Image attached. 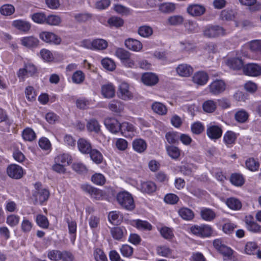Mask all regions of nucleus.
I'll return each mask as SVG.
<instances>
[{
  "instance_id": "6e6d98bb",
  "label": "nucleus",
  "mask_w": 261,
  "mask_h": 261,
  "mask_svg": "<svg viewBox=\"0 0 261 261\" xmlns=\"http://www.w3.org/2000/svg\"><path fill=\"white\" fill-rule=\"evenodd\" d=\"M20 220L19 216L12 214L8 215L6 219V223L11 227H15L17 226Z\"/></svg>"
},
{
  "instance_id": "f704fd0d",
  "label": "nucleus",
  "mask_w": 261,
  "mask_h": 261,
  "mask_svg": "<svg viewBox=\"0 0 261 261\" xmlns=\"http://www.w3.org/2000/svg\"><path fill=\"white\" fill-rule=\"evenodd\" d=\"M82 189L85 192L89 194L94 198H96L100 195V191L96 188L92 187L89 185H83L81 186Z\"/></svg>"
},
{
  "instance_id": "a878e982",
  "label": "nucleus",
  "mask_w": 261,
  "mask_h": 261,
  "mask_svg": "<svg viewBox=\"0 0 261 261\" xmlns=\"http://www.w3.org/2000/svg\"><path fill=\"white\" fill-rule=\"evenodd\" d=\"M101 93L105 97L112 98L115 95V88L112 84L103 85L101 88Z\"/></svg>"
},
{
  "instance_id": "412c9836",
  "label": "nucleus",
  "mask_w": 261,
  "mask_h": 261,
  "mask_svg": "<svg viewBox=\"0 0 261 261\" xmlns=\"http://www.w3.org/2000/svg\"><path fill=\"white\" fill-rule=\"evenodd\" d=\"M133 147L136 152L142 153L146 149L147 144L144 140L137 139L133 141Z\"/></svg>"
},
{
  "instance_id": "bf43d9fd",
  "label": "nucleus",
  "mask_w": 261,
  "mask_h": 261,
  "mask_svg": "<svg viewBox=\"0 0 261 261\" xmlns=\"http://www.w3.org/2000/svg\"><path fill=\"white\" fill-rule=\"evenodd\" d=\"M22 135L23 139L28 141H32L36 138L34 132L30 128L24 129L22 132Z\"/></svg>"
},
{
  "instance_id": "0e129e2a",
  "label": "nucleus",
  "mask_w": 261,
  "mask_h": 261,
  "mask_svg": "<svg viewBox=\"0 0 261 261\" xmlns=\"http://www.w3.org/2000/svg\"><path fill=\"white\" fill-rule=\"evenodd\" d=\"M32 223L26 218L24 217L21 224V229L22 232L27 233L30 232L32 228Z\"/></svg>"
},
{
  "instance_id": "ddd939ff",
  "label": "nucleus",
  "mask_w": 261,
  "mask_h": 261,
  "mask_svg": "<svg viewBox=\"0 0 261 261\" xmlns=\"http://www.w3.org/2000/svg\"><path fill=\"white\" fill-rule=\"evenodd\" d=\"M225 64L229 68L234 70L240 69L243 66V62L242 59L236 57L228 58L225 60Z\"/></svg>"
},
{
  "instance_id": "c85d7f7f",
  "label": "nucleus",
  "mask_w": 261,
  "mask_h": 261,
  "mask_svg": "<svg viewBox=\"0 0 261 261\" xmlns=\"http://www.w3.org/2000/svg\"><path fill=\"white\" fill-rule=\"evenodd\" d=\"M226 205L232 210H239L242 207V203L237 198L230 197L226 201Z\"/></svg>"
},
{
  "instance_id": "4d7b16f0",
  "label": "nucleus",
  "mask_w": 261,
  "mask_h": 261,
  "mask_svg": "<svg viewBox=\"0 0 261 261\" xmlns=\"http://www.w3.org/2000/svg\"><path fill=\"white\" fill-rule=\"evenodd\" d=\"M61 22V18L56 15H50L46 17V23L50 25H58Z\"/></svg>"
},
{
  "instance_id": "c9c22d12",
  "label": "nucleus",
  "mask_w": 261,
  "mask_h": 261,
  "mask_svg": "<svg viewBox=\"0 0 261 261\" xmlns=\"http://www.w3.org/2000/svg\"><path fill=\"white\" fill-rule=\"evenodd\" d=\"M108 47V42L102 39H96L93 40V49L103 50Z\"/></svg>"
},
{
  "instance_id": "f3484780",
  "label": "nucleus",
  "mask_w": 261,
  "mask_h": 261,
  "mask_svg": "<svg viewBox=\"0 0 261 261\" xmlns=\"http://www.w3.org/2000/svg\"><path fill=\"white\" fill-rule=\"evenodd\" d=\"M142 82L148 86H153L158 83L159 79L158 76L151 72H147L144 73L142 76Z\"/></svg>"
},
{
  "instance_id": "79ce46f5",
  "label": "nucleus",
  "mask_w": 261,
  "mask_h": 261,
  "mask_svg": "<svg viewBox=\"0 0 261 261\" xmlns=\"http://www.w3.org/2000/svg\"><path fill=\"white\" fill-rule=\"evenodd\" d=\"M36 221L37 224L42 228H47L49 226V222L46 217L45 216L39 214L37 215Z\"/></svg>"
},
{
  "instance_id": "f257e3e1",
  "label": "nucleus",
  "mask_w": 261,
  "mask_h": 261,
  "mask_svg": "<svg viewBox=\"0 0 261 261\" xmlns=\"http://www.w3.org/2000/svg\"><path fill=\"white\" fill-rule=\"evenodd\" d=\"M104 123L107 129L112 133L117 134L120 132L121 134L126 137L130 136V126L128 123L120 124L116 119L108 117L105 119Z\"/></svg>"
},
{
  "instance_id": "473e14b6",
  "label": "nucleus",
  "mask_w": 261,
  "mask_h": 261,
  "mask_svg": "<svg viewBox=\"0 0 261 261\" xmlns=\"http://www.w3.org/2000/svg\"><path fill=\"white\" fill-rule=\"evenodd\" d=\"M203 110L206 113H213L217 108V102L213 100L204 101L202 105Z\"/></svg>"
},
{
  "instance_id": "2eb2a0df",
  "label": "nucleus",
  "mask_w": 261,
  "mask_h": 261,
  "mask_svg": "<svg viewBox=\"0 0 261 261\" xmlns=\"http://www.w3.org/2000/svg\"><path fill=\"white\" fill-rule=\"evenodd\" d=\"M177 73L180 76L188 77L193 72V68L187 64H181L176 68Z\"/></svg>"
},
{
  "instance_id": "c756f323",
  "label": "nucleus",
  "mask_w": 261,
  "mask_h": 261,
  "mask_svg": "<svg viewBox=\"0 0 261 261\" xmlns=\"http://www.w3.org/2000/svg\"><path fill=\"white\" fill-rule=\"evenodd\" d=\"M72 158L69 154L63 153L60 154L55 158V163H58L62 165H69L71 163Z\"/></svg>"
},
{
  "instance_id": "69168bd1",
  "label": "nucleus",
  "mask_w": 261,
  "mask_h": 261,
  "mask_svg": "<svg viewBox=\"0 0 261 261\" xmlns=\"http://www.w3.org/2000/svg\"><path fill=\"white\" fill-rule=\"evenodd\" d=\"M179 200L178 197L174 194H167L164 197V201L168 204H176Z\"/></svg>"
},
{
  "instance_id": "dca6fc26",
  "label": "nucleus",
  "mask_w": 261,
  "mask_h": 261,
  "mask_svg": "<svg viewBox=\"0 0 261 261\" xmlns=\"http://www.w3.org/2000/svg\"><path fill=\"white\" fill-rule=\"evenodd\" d=\"M208 80L207 74L204 71L196 72L192 77L193 82L198 85H204L206 84Z\"/></svg>"
},
{
  "instance_id": "393cba45",
  "label": "nucleus",
  "mask_w": 261,
  "mask_h": 261,
  "mask_svg": "<svg viewBox=\"0 0 261 261\" xmlns=\"http://www.w3.org/2000/svg\"><path fill=\"white\" fill-rule=\"evenodd\" d=\"M178 213L180 217L184 220L190 221L194 217V212L190 208L187 207H182L180 208Z\"/></svg>"
},
{
  "instance_id": "6ab92c4d",
  "label": "nucleus",
  "mask_w": 261,
  "mask_h": 261,
  "mask_svg": "<svg viewBox=\"0 0 261 261\" xmlns=\"http://www.w3.org/2000/svg\"><path fill=\"white\" fill-rule=\"evenodd\" d=\"M77 147L79 150L84 154H88L92 150L90 143L84 138H81L78 140Z\"/></svg>"
},
{
  "instance_id": "de8ad7c7",
  "label": "nucleus",
  "mask_w": 261,
  "mask_h": 261,
  "mask_svg": "<svg viewBox=\"0 0 261 261\" xmlns=\"http://www.w3.org/2000/svg\"><path fill=\"white\" fill-rule=\"evenodd\" d=\"M85 79V74L81 70H77L74 72L72 76L73 83L76 84L82 83Z\"/></svg>"
},
{
  "instance_id": "c03bdc74",
  "label": "nucleus",
  "mask_w": 261,
  "mask_h": 261,
  "mask_svg": "<svg viewBox=\"0 0 261 261\" xmlns=\"http://www.w3.org/2000/svg\"><path fill=\"white\" fill-rule=\"evenodd\" d=\"M184 22V18L180 15H173L169 17L167 19L168 24L171 25H179Z\"/></svg>"
},
{
  "instance_id": "37998d69",
  "label": "nucleus",
  "mask_w": 261,
  "mask_h": 261,
  "mask_svg": "<svg viewBox=\"0 0 261 261\" xmlns=\"http://www.w3.org/2000/svg\"><path fill=\"white\" fill-rule=\"evenodd\" d=\"M175 9V5L170 3H163L161 4L159 6L160 11L164 13H172Z\"/></svg>"
},
{
  "instance_id": "f8f14e48",
  "label": "nucleus",
  "mask_w": 261,
  "mask_h": 261,
  "mask_svg": "<svg viewBox=\"0 0 261 261\" xmlns=\"http://www.w3.org/2000/svg\"><path fill=\"white\" fill-rule=\"evenodd\" d=\"M187 11L192 16H200L204 13L205 8L202 5L193 4L188 7Z\"/></svg>"
},
{
  "instance_id": "39448f33",
  "label": "nucleus",
  "mask_w": 261,
  "mask_h": 261,
  "mask_svg": "<svg viewBox=\"0 0 261 261\" xmlns=\"http://www.w3.org/2000/svg\"><path fill=\"white\" fill-rule=\"evenodd\" d=\"M7 174L11 178L19 179L24 175V171L21 167L16 164H11L7 168Z\"/></svg>"
},
{
  "instance_id": "603ef678",
  "label": "nucleus",
  "mask_w": 261,
  "mask_h": 261,
  "mask_svg": "<svg viewBox=\"0 0 261 261\" xmlns=\"http://www.w3.org/2000/svg\"><path fill=\"white\" fill-rule=\"evenodd\" d=\"M166 139L169 144H175L178 142L179 135L177 132H168L165 135Z\"/></svg>"
},
{
  "instance_id": "7ed1b4c3",
  "label": "nucleus",
  "mask_w": 261,
  "mask_h": 261,
  "mask_svg": "<svg viewBox=\"0 0 261 261\" xmlns=\"http://www.w3.org/2000/svg\"><path fill=\"white\" fill-rule=\"evenodd\" d=\"M191 231L194 234L203 238L210 237L213 232L212 227L208 225H195L191 227Z\"/></svg>"
},
{
  "instance_id": "49530a36",
  "label": "nucleus",
  "mask_w": 261,
  "mask_h": 261,
  "mask_svg": "<svg viewBox=\"0 0 261 261\" xmlns=\"http://www.w3.org/2000/svg\"><path fill=\"white\" fill-rule=\"evenodd\" d=\"M220 17L223 20H232L234 17V13L232 10L224 9L221 12Z\"/></svg>"
},
{
  "instance_id": "5701e85b",
  "label": "nucleus",
  "mask_w": 261,
  "mask_h": 261,
  "mask_svg": "<svg viewBox=\"0 0 261 261\" xmlns=\"http://www.w3.org/2000/svg\"><path fill=\"white\" fill-rule=\"evenodd\" d=\"M12 25L18 30L24 32H28L31 29V24L30 23L22 20L13 21Z\"/></svg>"
},
{
  "instance_id": "09e8293b",
  "label": "nucleus",
  "mask_w": 261,
  "mask_h": 261,
  "mask_svg": "<svg viewBox=\"0 0 261 261\" xmlns=\"http://www.w3.org/2000/svg\"><path fill=\"white\" fill-rule=\"evenodd\" d=\"M245 164L248 169L251 171H257L259 168V163L253 158H249L246 161Z\"/></svg>"
},
{
  "instance_id": "58836bf2",
  "label": "nucleus",
  "mask_w": 261,
  "mask_h": 261,
  "mask_svg": "<svg viewBox=\"0 0 261 261\" xmlns=\"http://www.w3.org/2000/svg\"><path fill=\"white\" fill-rule=\"evenodd\" d=\"M236 139V134L232 131H227L223 136L224 141L227 145L234 144Z\"/></svg>"
},
{
  "instance_id": "a18cd8bd",
  "label": "nucleus",
  "mask_w": 261,
  "mask_h": 261,
  "mask_svg": "<svg viewBox=\"0 0 261 261\" xmlns=\"http://www.w3.org/2000/svg\"><path fill=\"white\" fill-rule=\"evenodd\" d=\"M230 180L232 184L236 186H241L244 183L243 176L238 173L232 174L231 175Z\"/></svg>"
},
{
  "instance_id": "9b49d317",
  "label": "nucleus",
  "mask_w": 261,
  "mask_h": 261,
  "mask_svg": "<svg viewBox=\"0 0 261 261\" xmlns=\"http://www.w3.org/2000/svg\"><path fill=\"white\" fill-rule=\"evenodd\" d=\"M244 221L246 227L249 231L257 233L261 231V226L254 221L253 217L251 215L246 216Z\"/></svg>"
},
{
  "instance_id": "8fccbe9b",
  "label": "nucleus",
  "mask_w": 261,
  "mask_h": 261,
  "mask_svg": "<svg viewBox=\"0 0 261 261\" xmlns=\"http://www.w3.org/2000/svg\"><path fill=\"white\" fill-rule=\"evenodd\" d=\"M168 155L172 159H177L180 154L179 148L174 146H168L166 147Z\"/></svg>"
},
{
  "instance_id": "4be33fe9",
  "label": "nucleus",
  "mask_w": 261,
  "mask_h": 261,
  "mask_svg": "<svg viewBox=\"0 0 261 261\" xmlns=\"http://www.w3.org/2000/svg\"><path fill=\"white\" fill-rule=\"evenodd\" d=\"M132 225L140 230H151L152 228V225L147 221L139 219L133 220Z\"/></svg>"
},
{
  "instance_id": "e2e57ef3",
  "label": "nucleus",
  "mask_w": 261,
  "mask_h": 261,
  "mask_svg": "<svg viewBox=\"0 0 261 261\" xmlns=\"http://www.w3.org/2000/svg\"><path fill=\"white\" fill-rule=\"evenodd\" d=\"M93 254L96 261H108L106 255L101 249L96 248Z\"/></svg>"
},
{
  "instance_id": "2f4dec72",
  "label": "nucleus",
  "mask_w": 261,
  "mask_h": 261,
  "mask_svg": "<svg viewBox=\"0 0 261 261\" xmlns=\"http://www.w3.org/2000/svg\"><path fill=\"white\" fill-rule=\"evenodd\" d=\"M219 252L223 255L225 261L232 260L233 251L230 247L224 245L221 247Z\"/></svg>"
},
{
  "instance_id": "1a4fd4ad",
  "label": "nucleus",
  "mask_w": 261,
  "mask_h": 261,
  "mask_svg": "<svg viewBox=\"0 0 261 261\" xmlns=\"http://www.w3.org/2000/svg\"><path fill=\"white\" fill-rule=\"evenodd\" d=\"M243 71L246 75L257 76L261 74V66L257 64L249 63L244 67Z\"/></svg>"
},
{
  "instance_id": "864d4df0",
  "label": "nucleus",
  "mask_w": 261,
  "mask_h": 261,
  "mask_svg": "<svg viewBox=\"0 0 261 261\" xmlns=\"http://www.w3.org/2000/svg\"><path fill=\"white\" fill-rule=\"evenodd\" d=\"M90 155L91 160L96 164H100L102 161V155L101 153L97 149H92L89 153Z\"/></svg>"
},
{
  "instance_id": "7c9ffc66",
  "label": "nucleus",
  "mask_w": 261,
  "mask_h": 261,
  "mask_svg": "<svg viewBox=\"0 0 261 261\" xmlns=\"http://www.w3.org/2000/svg\"><path fill=\"white\" fill-rule=\"evenodd\" d=\"M87 128L89 132L98 134L100 132V126L95 119H91L87 123Z\"/></svg>"
},
{
  "instance_id": "13d9d810",
  "label": "nucleus",
  "mask_w": 261,
  "mask_h": 261,
  "mask_svg": "<svg viewBox=\"0 0 261 261\" xmlns=\"http://www.w3.org/2000/svg\"><path fill=\"white\" fill-rule=\"evenodd\" d=\"M103 67L107 70L113 71L115 69L116 65L114 62L109 58H105L101 60Z\"/></svg>"
},
{
  "instance_id": "3c124183",
  "label": "nucleus",
  "mask_w": 261,
  "mask_h": 261,
  "mask_svg": "<svg viewBox=\"0 0 261 261\" xmlns=\"http://www.w3.org/2000/svg\"><path fill=\"white\" fill-rule=\"evenodd\" d=\"M257 245L254 242H247L245 245V251L246 254L253 255L257 250Z\"/></svg>"
},
{
  "instance_id": "6e6552de",
  "label": "nucleus",
  "mask_w": 261,
  "mask_h": 261,
  "mask_svg": "<svg viewBox=\"0 0 261 261\" xmlns=\"http://www.w3.org/2000/svg\"><path fill=\"white\" fill-rule=\"evenodd\" d=\"M206 134L211 140H217L222 136V129L220 126L211 123L207 126Z\"/></svg>"
},
{
  "instance_id": "a19ab883",
  "label": "nucleus",
  "mask_w": 261,
  "mask_h": 261,
  "mask_svg": "<svg viewBox=\"0 0 261 261\" xmlns=\"http://www.w3.org/2000/svg\"><path fill=\"white\" fill-rule=\"evenodd\" d=\"M15 12V8L12 5L5 4L0 8V13L5 16H10Z\"/></svg>"
},
{
  "instance_id": "774afa93",
  "label": "nucleus",
  "mask_w": 261,
  "mask_h": 261,
  "mask_svg": "<svg viewBox=\"0 0 261 261\" xmlns=\"http://www.w3.org/2000/svg\"><path fill=\"white\" fill-rule=\"evenodd\" d=\"M162 236L166 239H171L173 237V233L171 228L168 227H163L160 230Z\"/></svg>"
},
{
  "instance_id": "423d86ee",
  "label": "nucleus",
  "mask_w": 261,
  "mask_h": 261,
  "mask_svg": "<svg viewBox=\"0 0 261 261\" xmlns=\"http://www.w3.org/2000/svg\"><path fill=\"white\" fill-rule=\"evenodd\" d=\"M116 199L122 207L127 210H130V194L128 192L125 191L119 192Z\"/></svg>"
},
{
  "instance_id": "e433bc0d",
  "label": "nucleus",
  "mask_w": 261,
  "mask_h": 261,
  "mask_svg": "<svg viewBox=\"0 0 261 261\" xmlns=\"http://www.w3.org/2000/svg\"><path fill=\"white\" fill-rule=\"evenodd\" d=\"M185 27L189 33H196L199 31V27L196 22L188 21L185 23Z\"/></svg>"
},
{
  "instance_id": "20e7f679",
  "label": "nucleus",
  "mask_w": 261,
  "mask_h": 261,
  "mask_svg": "<svg viewBox=\"0 0 261 261\" xmlns=\"http://www.w3.org/2000/svg\"><path fill=\"white\" fill-rule=\"evenodd\" d=\"M39 184H36L35 186L36 187V191L33 194V197L34 199V204H42L44 201H46L49 196V191L45 189H38Z\"/></svg>"
},
{
  "instance_id": "a211bd4d",
  "label": "nucleus",
  "mask_w": 261,
  "mask_h": 261,
  "mask_svg": "<svg viewBox=\"0 0 261 261\" xmlns=\"http://www.w3.org/2000/svg\"><path fill=\"white\" fill-rule=\"evenodd\" d=\"M139 189L143 193L151 194L156 191V186L152 181H143L141 183Z\"/></svg>"
},
{
  "instance_id": "72a5a7b5",
  "label": "nucleus",
  "mask_w": 261,
  "mask_h": 261,
  "mask_svg": "<svg viewBox=\"0 0 261 261\" xmlns=\"http://www.w3.org/2000/svg\"><path fill=\"white\" fill-rule=\"evenodd\" d=\"M257 0H239L241 5L247 6H253L251 10L255 11L261 9V4L256 3Z\"/></svg>"
},
{
  "instance_id": "bb28decb",
  "label": "nucleus",
  "mask_w": 261,
  "mask_h": 261,
  "mask_svg": "<svg viewBox=\"0 0 261 261\" xmlns=\"http://www.w3.org/2000/svg\"><path fill=\"white\" fill-rule=\"evenodd\" d=\"M129 85L125 83H122L119 86V91L120 93V97L123 99H127L129 98L130 92L129 91Z\"/></svg>"
},
{
  "instance_id": "aec40b11",
  "label": "nucleus",
  "mask_w": 261,
  "mask_h": 261,
  "mask_svg": "<svg viewBox=\"0 0 261 261\" xmlns=\"http://www.w3.org/2000/svg\"><path fill=\"white\" fill-rule=\"evenodd\" d=\"M21 44L27 47H36L38 46L39 41L34 36L23 37L21 39Z\"/></svg>"
},
{
  "instance_id": "9d476101",
  "label": "nucleus",
  "mask_w": 261,
  "mask_h": 261,
  "mask_svg": "<svg viewBox=\"0 0 261 261\" xmlns=\"http://www.w3.org/2000/svg\"><path fill=\"white\" fill-rule=\"evenodd\" d=\"M210 92L214 95L223 92L225 89V84L221 80H216L208 86Z\"/></svg>"
},
{
  "instance_id": "b1692460",
  "label": "nucleus",
  "mask_w": 261,
  "mask_h": 261,
  "mask_svg": "<svg viewBox=\"0 0 261 261\" xmlns=\"http://www.w3.org/2000/svg\"><path fill=\"white\" fill-rule=\"evenodd\" d=\"M152 111L160 115H164L167 112L166 107L160 102L155 101L151 105Z\"/></svg>"
},
{
  "instance_id": "4c0bfd02",
  "label": "nucleus",
  "mask_w": 261,
  "mask_h": 261,
  "mask_svg": "<svg viewBox=\"0 0 261 261\" xmlns=\"http://www.w3.org/2000/svg\"><path fill=\"white\" fill-rule=\"evenodd\" d=\"M138 32L141 36L147 38L152 34L153 30L149 26L143 25L139 28Z\"/></svg>"
},
{
  "instance_id": "338daca9",
  "label": "nucleus",
  "mask_w": 261,
  "mask_h": 261,
  "mask_svg": "<svg viewBox=\"0 0 261 261\" xmlns=\"http://www.w3.org/2000/svg\"><path fill=\"white\" fill-rule=\"evenodd\" d=\"M108 23L111 27L118 28L122 26L123 24V20L117 17H112L108 20Z\"/></svg>"
},
{
  "instance_id": "cd10ccee",
  "label": "nucleus",
  "mask_w": 261,
  "mask_h": 261,
  "mask_svg": "<svg viewBox=\"0 0 261 261\" xmlns=\"http://www.w3.org/2000/svg\"><path fill=\"white\" fill-rule=\"evenodd\" d=\"M200 215L201 218L206 221H212L216 217L215 213L211 209L207 208H204L201 210Z\"/></svg>"
},
{
  "instance_id": "0eeeda50",
  "label": "nucleus",
  "mask_w": 261,
  "mask_h": 261,
  "mask_svg": "<svg viewBox=\"0 0 261 261\" xmlns=\"http://www.w3.org/2000/svg\"><path fill=\"white\" fill-rule=\"evenodd\" d=\"M40 38L43 41L48 43L60 44L61 38L54 33L50 32H42L39 34Z\"/></svg>"
},
{
  "instance_id": "052dcab7",
  "label": "nucleus",
  "mask_w": 261,
  "mask_h": 261,
  "mask_svg": "<svg viewBox=\"0 0 261 261\" xmlns=\"http://www.w3.org/2000/svg\"><path fill=\"white\" fill-rule=\"evenodd\" d=\"M156 252L158 255L166 257L171 254L172 250L169 247L162 245L156 248Z\"/></svg>"
},
{
  "instance_id": "ea45409f",
  "label": "nucleus",
  "mask_w": 261,
  "mask_h": 261,
  "mask_svg": "<svg viewBox=\"0 0 261 261\" xmlns=\"http://www.w3.org/2000/svg\"><path fill=\"white\" fill-rule=\"evenodd\" d=\"M248 114L245 110H241L235 114V119L239 123H245L248 119Z\"/></svg>"
},
{
  "instance_id": "4468645a",
  "label": "nucleus",
  "mask_w": 261,
  "mask_h": 261,
  "mask_svg": "<svg viewBox=\"0 0 261 261\" xmlns=\"http://www.w3.org/2000/svg\"><path fill=\"white\" fill-rule=\"evenodd\" d=\"M115 55L121 60V62L125 66L128 67L130 66L129 62L128 61L129 60L130 54L128 51L125 50L122 48H118L115 51Z\"/></svg>"
},
{
  "instance_id": "680f3d73",
  "label": "nucleus",
  "mask_w": 261,
  "mask_h": 261,
  "mask_svg": "<svg viewBox=\"0 0 261 261\" xmlns=\"http://www.w3.org/2000/svg\"><path fill=\"white\" fill-rule=\"evenodd\" d=\"M25 70L27 71L28 76H36L37 74V69L36 67L32 63H28L24 65Z\"/></svg>"
},
{
  "instance_id": "f03ea898",
  "label": "nucleus",
  "mask_w": 261,
  "mask_h": 261,
  "mask_svg": "<svg viewBox=\"0 0 261 261\" xmlns=\"http://www.w3.org/2000/svg\"><path fill=\"white\" fill-rule=\"evenodd\" d=\"M226 30L219 25H208L203 30V35L208 38H216L226 35Z\"/></svg>"
},
{
  "instance_id": "5fc2aeb1",
  "label": "nucleus",
  "mask_w": 261,
  "mask_h": 261,
  "mask_svg": "<svg viewBox=\"0 0 261 261\" xmlns=\"http://www.w3.org/2000/svg\"><path fill=\"white\" fill-rule=\"evenodd\" d=\"M191 129L193 134L195 135H199L203 132L204 129V126L202 124V123L197 121L194 122L191 125Z\"/></svg>"
}]
</instances>
